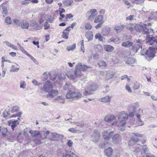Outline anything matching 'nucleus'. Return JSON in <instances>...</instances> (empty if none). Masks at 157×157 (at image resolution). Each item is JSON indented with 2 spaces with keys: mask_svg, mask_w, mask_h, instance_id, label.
Wrapping results in <instances>:
<instances>
[{
  "mask_svg": "<svg viewBox=\"0 0 157 157\" xmlns=\"http://www.w3.org/2000/svg\"><path fill=\"white\" fill-rule=\"evenodd\" d=\"M92 26L90 23H87L85 25V28L86 29H90L92 28Z\"/></svg>",
  "mask_w": 157,
  "mask_h": 157,
  "instance_id": "0e129e2a",
  "label": "nucleus"
},
{
  "mask_svg": "<svg viewBox=\"0 0 157 157\" xmlns=\"http://www.w3.org/2000/svg\"><path fill=\"white\" fill-rule=\"evenodd\" d=\"M52 137L51 139L52 140H57V138L59 137V135L56 133H52Z\"/></svg>",
  "mask_w": 157,
  "mask_h": 157,
  "instance_id": "79ce46f5",
  "label": "nucleus"
},
{
  "mask_svg": "<svg viewBox=\"0 0 157 157\" xmlns=\"http://www.w3.org/2000/svg\"><path fill=\"white\" fill-rule=\"evenodd\" d=\"M7 129L6 128H4L2 130V134L3 136H5L7 132Z\"/></svg>",
  "mask_w": 157,
  "mask_h": 157,
  "instance_id": "69168bd1",
  "label": "nucleus"
},
{
  "mask_svg": "<svg viewBox=\"0 0 157 157\" xmlns=\"http://www.w3.org/2000/svg\"><path fill=\"white\" fill-rule=\"evenodd\" d=\"M114 134V132L110 129L104 131L102 132V136L106 140H109Z\"/></svg>",
  "mask_w": 157,
  "mask_h": 157,
  "instance_id": "20e7f679",
  "label": "nucleus"
},
{
  "mask_svg": "<svg viewBox=\"0 0 157 157\" xmlns=\"http://www.w3.org/2000/svg\"><path fill=\"white\" fill-rule=\"evenodd\" d=\"M98 64L100 68H102L103 67H105L107 65L106 63L103 61H100L98 63Z\"/></svg>",
  "mask_w": 157,
  "mask_h": 157,
  "instance_id": "09e8293b",
  "label": "nucleus"
},
{
  "mask_svg": "<svg viewBox=\"0 0 157 157\" xmlns=\"http://www.w3.org/2000/svg\"><path fill=\"white\" fill-rule=\"evenodd\" d=\"M152 47H150L146 51V55L147 56L148 58H153L155 56V50H156L155 49L153 48V45Z\"/></svg>",
  "mask_w": 157,
  "mask_h": 157,
  "instance_id": "1a4fd4ad",
  "label": "nucleus"
},
{
  "mask_svg": "<svg viewBox=\"0 0 157 157\" xmlns=\"http://www.w3.org/2000/svg\"><path fill=\"white\" fill-rule=\"evenodd\" d=\"M70 152L72 155L71 157H78L77 155L75 154V153H76V151L74 150L72 152L71 151Z\"/></svg>",
  "mask_w": 157,
  "mask_h": 157,
  "instance_id": "774afa93",
  "label": "nucleus"
},
{
  "mask_svg": "<svg viewBox=\"0 0 157 157\" xmlns=\"http://www.w3.org/2000/svg\"><path fill=\"white\" fill-rule=\"evenodd\" d=\"M135 61V59L132 57L128 58L125 60V63L129 65H131L134 63Z\"/></svg>",
  "mask_w": 157,
  "mask_h": 157,
  "instance_id": "393cba45",
  "label": "nucleus"
},
{
  "mask_svg": "<svg viewBox=\"0 0 157 157\" xmlns=\"http://www.w3.org/2000/svg\"><path fill=\"white\" fill-rule=\"evenodd\" d=\"M116 119V117L113 115H108L105 118L104 120L105 121L108 123H110Z\"/></svg>",
  "mask_w": 157,
  "mask_h": 157,
  "instance_id": "f3484780",
  "label": "nucleus"
},
{
  "mask_svg": "<svg viewBox=\"0 0 157 157\" xmlns=\"http://www.w3.org/2000/svg\"><path fill=\"white\" fill-rule=\"evenodd\" d=\"M63 157H71V155L69 151H66L65 154L63 155Z\"/></svg>",
  "mask_w": 157,
  "mask_h": 157,
  "instance_id": "338daca9",
  "label": "nucleus"
},
{
  "mask_svg": "<svg viewBox=\"0 0 157 157\" xmlns=\"http://www.w3.org/2000/svg\"><path fill=\"white\" fill-rule=\"evenodd\" d=\"M62 36L63 38H64L66 39H67L68 38V33L65 32L64 31L63 32V35Z\"/></svg>",
  "mask_w": 157,
  "mask_h": 157,
  "instance_id": "13d9d810",
  "label": "nucleus"
},
{
  "mask_svg": "<svg viewBox=\"0 0 157 157\" xmlns=\"http://www.w3.org/2000/svg\"><path fill=\"white\" fill-rule=\"evenodd\" d=\"M103 92L105 93H107L109 90V86H106L103 89Z\"/></svg>",
  "mask_w": 157,
  "mask_h": 157,
  "instance_id": "052dcab7",
  "label": "nucleus"
},
{
  "mask_svg": "<svg viewBox=\"0 0 157 157\" xmlns=\"http://www.w3.org/2000/svg\"><path fill=\"white\" fill-rule=\"evenodd\" d=\"M98 87L96 85H92L89 86L87 89H86L83 93V94L85 96H87L92 94L91 92L95 90Z\"/></svg>",
  "mask_w": 157,
  "mask_h": 157,
  "instance_id": "423d86ee",
  "label": "nucleus"
},
{
  "mask_svg": "<svg viewBox=\"0 0 157 157\" xmlns=\"http://www.w3.org/2000/svg\"><path fill=\"white\" fill-rule=\"evenodd\" d=\"M105 155L108 157H110L113 153V149L112 148L109 147L107 149H105Z\"/></svg>",
  "mask_w": 157,
  "mask_h": 157,
  "instance_id": "b1692460",
  "label": "nucleus"
},
{
  "mask_svg": "<svg viewBox=\"0 0 157 157\" xmlns=\"http://www.w3.org/2000/svg\"><path fill=\"white\" fill-rule=\"evenodd\" d=\"M73 3V0H66L63 2V4L65 6H71Z\"/></svg>",
  "mask_w": 157,
  "mask_h": 157,
  "instance_id": "58836bf2",
  "label": "nucleus"
},
{
  "mask_svg": "<svg viewBox=\"0 0 157 157\" xmlns=\"http://www.w3.org/2000/svg\"><path fill=\"white\" fill-rule=\"evenodd\" d=\"M6 71L4 70L0 69V80L1 79L2 77H4Z\"/></svg>",
  "mask_w": 157,
  "mask_h": 157,
  "instance_id": "864d4df0",
  "label": "nucleus"
},
{
  "mask_svg": "<svg viewBox=\"0 0 157 157\" xmlns=\"http://www.w3.org/2000/svg\"><path fill=\"white\" fill-rule=\"evenodd\" d=\"M153 31V30L152 29L145 24L142 33L145 34H148L152 33Z\"/></svg>",
  "mask_w": 157,
  "mask_h": 157,
  "instance_id": "2eb2a0df",
  "label": "nucleus"
},
{
  "mask_svg": "<svg viewBox=\"0 0 157 157\" xmlns=\"http://www.w3.org/2000/svg\"><path fill=\"white\" fill-rule=\"evenodd\" d=\"M139 139L138 138L135 137H132L131 138L128 144L130 145H133L135 144V143H136L138 141Z\"/></svg>",
  "mask_w": 157,
  "mask_h": 157,
  "instance_id": "c85d7f7f",
  "label": "nucleus"
},
{
  "mask_svg": "<svg viewBox=\"0 0 157 157\" xmlns=\"http://www.w3.org/2000/svg\"><path fill=\"white\" fill-rule=\"evenodd\" d=\"M136 117L137 118V122L138 124V125L139 126H141L144 124V122L141 121L140 118V115L139 114H137L136 115Z\"/></svg>",
  "mask_w": 157,
  "mask_h": 157,
  "instance_id": "4c0bfd02",
  "label": "nucleus"
},
{
  "mask_svg": "<svg viewBox=\"0 0 157 157\" xmlns=\"http://www.w3.org/2000/svg\"><path fill=\"white\" fill-rule=\"evenodd\" d=\"M100 136V133L97 131H94L92 136L93 141L95 142H98Z\"/></svg>",
  "mask_w": 157,
  "mask_h": 157,
  "instance_id": "f8f14e48",
  "label": "nucleus"
},
{
  "mask_svg": "<svg viewBox=\"0 0 157 157\" xmlns=\"http://www.w3.org/2000/svg\"><path fill=\"white\" fill-rule=\"evenodd\" d=\"M32 83L35 86H38L41 85L40 83L38 82L36 80H33L32 81Z\"/></svg>",
  "mask_w": 157,
  "mask_h": 157,
  "instance_id": "e2e57ef3",
  "label": "nucleus"
},
{
  "mask_svg": "<svg viewBox=\"0 0 157 157\" xmlns=\"http://www.w3.org/2000/svg\"><path fill=\"white\" fill-rule=\"evenodd\" d=\"M81 69H75L74 72L76 76L80 77L82 75V73L81 72Z\"/></svg>",
  "mask_w": 157,
  "mask_h": 157,
  "instance_id": "a19ab883",
  "label": "nucleus"
},
{
  "mask_svg": "<svg viewBox=\"0 0 157 157\" xmlns=\"http://www.w3.org/2000/svg\"><path fill=\"white\" fill-rule=\"evenodd\" d=\"M3 4H2L0 6V7L2 8V9L3 15H6L7 13V8L6 6H3Z\"/></svg>",
  "mask_w": 157,
  "mask_h": 157,
  "instance_id": "49530a36",
  "label": "nucleus"
},
{
  "mask_svg": "<svg viewBox=\"0 0 157 157\" xmlns=\"http://www.w3.org/2000/svg\"><path fill=\"white\" fill-rule=\"evenodd\" d=\"M29 25L32 27H33L35 29H37V25L36 22L35 21H32L30 24Z\"/></svg>",
  "mask_w": 157,
  "mask_h": 157,
  "instance_id": "6e6d98bb",
  "label": "nucleus"
},
{
  "mask_svg": "<svg viewBox=\"0 0 157 157\" xmlns=\"http://www.w3.org/2000/svg\"><path fill=\"white\" fill-rule=\"evenodd\" d=\"M130 108H132L133 109L132 111L130 112L128 116H129L130 117H134V113L136 111V108L135 106H133L132 105H130L129 106V110L130 112V110L131 109H129Z\"/></svg>",
  "mask_w": 157,
  "mask_h": 157,
  "instance_id": "a878e982",
  "label": "nucleus"
},
{
  "mask_svg": "<svg viewBox=\"0 0 157 157\" xmlns=\"http://www.w3.org/2000/svg\"><path fill=\"white\" fill-rule=\"evenodd\" d=\"M13 23L15 25L19 27L22 25V22L18 19H14L13 20Z\"/></svg>",
  "mask_w": 157,
  "mask_h": 157,
  "instance_id": "ea45409f",
  "label": "nucleus"
},
{
  "mask_svg": "<svg viewBox=\"0 0 157 157\" xmlns=\"http://www.w3.org/2000/svg\"><path fill=\"white\" fill-rule=\"evenodd\" d=\"M94 49L96 52H101L102 50V47L100 44H96L94 46Z\"/></svg>",
  "mask_w": 157,
  "mask_h": 157,
  "instance_id": "c9c22d12",
  "label": "nucleus"
},
{
  "mask_svg": "<svg viewBox=\"0 0 157 157\" xmlns=\"http://www.w3.org/2000/svg\"><path fill=\"white\" fill-rule=\"evenodd\" d=\"M58 91L57 90H51L46 95L47 98H53L58 94Z\"/></svg>",
  "mask_w": 157,
  "mask_h": 157,
  "instance_id": "ddd939ff",
  "label": "nucleus"
},
{
  "mask_svg": "<svg viewBox=\"0 0 157 157\" xmlns=\"http://www.w3.org/2000/svg\"><path fill=\"white\" fill-rule=\"evenodd\" d=\"M144 25L145 24L142 23L136 24L135 26V30L137 32L142 33Z\"/></svg>",
  "mask_w": 157,
  "mask_h": 157,
  "instance_id": "dca6fc26",
  "label": "nucleus"
},
{
  "mask_svg": "<svg viewBox=\"0 0 157 157\" xmlns=\"http://www.w3.org/2000/svg\"><path fill=\"white\" fill-rule=\"evenodd\" d=\"M128 114L125 113L124 111L119 112L117 116L118 120H121V119L125 121L128 118Z\"/></svg>",
  "mask_w": 157,
  "mask_h": 157,
  "instance_id": "9b49d317",
  "label": "nucleus"
},
{
  "mask_svg": "<svg viewBox=\"0 0 157 157\" xmlns=\"http://www.w3.org/2000/svg\"><path fill=\"white\" fill-rule=\"evenodd\" d=\"M115 74L114 72L109 70L106 73L105 78L107 79H109L113 77Z\"/></svg>",
  "mask_w": 157,
  "mask_h": 157,
  "instance_id": "aec40b11",
  "label": "nucleus"
},
{
  "mask_svg": "<svg viewBox=\"0 0 157 157\" xmlns=\"http://www.w3.org/2000/svg\"><path fill=\"white\" fill-rule=\"evenodd\" d=\"M103 19V16L102 15H99L95 18L94 21V23H98L101 21Z\"/></svg>",
  "mask_w": 157,
  "mask_h": 157,
  "instance_id": "37998d69",
  "label": "nucleus"
},
{
  "mask_svg": "<svg viewBox=\"0 0 157 157\" xmlns=\"http://www.w3.org/2000/svg\"><path fill=\"white\" fill-rule=\"evenodd\" d=\"M103 47L104 49L108 52H111L114 49V48L110 45H105Z\"/></svg>",
  "mask_w": 157,
  "mask_h": 157,
  "instance_id": "412c9836",
  "label": "nucleus"
},
{
  "mask_svg": "<svg viewBox=\"0 0 157 157\" xmlns=\"http://www.w3.org/2000/svg\"><path fill=\"white\" fill-rule=\"evenodd\" d=\"M111 98V96H108L100 98L99 99V100L102 102H109L110 101Z\"/></svg>",
  "mask_w": 157,
  "mask_h": 157,
  "instance_id": "cd10ccee",
  "label": "nucleus"
},
{
  "mask_svg": "<svg viewBox=\"0 0 157 157\" xmlns=\"http://www.w3.org/2000/svg\"><path fill=\"white\" fill-rule=\"evenodd\" d=\"M75 44H73V45L67 47V49L68 51H73L75 48Z\"/></svg>",
  "mask_w": 157,
  "mask_h": 157,
  "instance_id": "8fccbe9b",
  "label": "nucleus"
},
{
  "mask_svg": "<svg viewBox=\"0 0 157 157\" xmlns=\"http://www.w3.org/2000/svg\"><path fill=\"white\" fill-rule=\"evenodd\" d=\"M97 14L98 12L97 10L95 9H91L90 11H88L86 15L89 16L88 19L92 21Z\"/></svg>",
  "mask_w": 157,
  "mask_h": 157,
  "instance_id": "0eeeda50",
  "label": "nucleus"
},
{
  "mask_svg": "<svg viewBox=\"0 0 157 157\" xmlns=\"http://www.w3.org/2000/svg\"><path fill=\"white\" fill-rule=\"evenodd\" d=\"M19 122L18 120H11L8 122V124L9 126H10L13 130L19 124Z\"/></svg>",
  "mask_w": 157,
  "mask_h": 157,
  "instance_id": "9d476101",
  "label": "nucleus"
},
{
  "mask_svg": "<svg viewBox=\"0 0 157 157\" xmlns=\"http://www.w3.org/2000/svg\"><path fill=\"white\" fill-rule=\"evenodd\" d=\"M53 88L52 83L49 81H46L44 83L43 87H41L42 90L46 92H49L51 89Z\"/></svg>",
  "mask_w": 157,
  "mask_h": 157,
  "instance_id": "39448f33",
  "label": "nucleus"
},
{
  "mask_svg": "<svg viewBox=\"0 0 157 157\" xmlns=\"http://www.w3.org/2000/svg\"><path fill=\"white\" fill-rule=\"evenodd\" d=\"M118 40L119 39L118 38L114 37H112L109 40L108 42L109 43L113 42L114 43H116V42H118Z\"/></svg>",
  "mask_w": 157,
  "mask_h": 157,
  "instance_id": "a18cd8bd",
  "label": "nucleus"
},
{
  "mask_svg": "<svg viewBox=\"0 0 157 157\" xmlns=\"http://www.w3.org/2000/svg\"><path fill=\"white\" fill-rule=\"evenodd\" d=\"M57 76L58 77V78L60 80H63L65 78L64 75L61 72L57 73Z\"/></svg>",
  "mask_w": 157,
  "mask_h": 157,
  "instance_id": "de8ad7c7",
  "label": "nucleus"
},
{
  "mask_svg": "<svg viewBox=\"0 0 157 157\" xmlns=\"http://www.w3.org/2000/svg\"><path fill=\"white\" fill-rule=\"evenodd\" d=\"M133 44V43L129 41H127L123 42L121 44V46L123 47L126 48H129L132 46Z\"/></svg>",
  "mask_w": 157,
  "mask_h": 157,
  "instance_id": "c756f323",
  "label": "nucleus"
},
{
  "mask_svg": "<svg viewBox=\"0 0 157 157\" xmlns=\"http://www.w3.org/2000/svg\"><path fill=\"white\" fill-rule=\"evenodd\" d=\"M67 76L70 79H73L76 78L75 74L73 71H70L67 74Z\"/></svg>",
  "mask_w": 157,
  "mask_h": 157,
  "instance_id": "f704fd0d",
  "label": "nucleus"
},
{
  "mask_svg": "<svg viewBox=\"0 0 157 157\" xmlns=\"http://www.w3.org/2000/svg\"><path fill=\"white\" fill-rule=\"evenodd\" d=\"M21 28L22 29H28L29 26V23L27 22L23 21L22 22V25H21Z\"/></svg>",
  "mask_w": 157,
  "mask_h": 157,
  "instance_id": "2f4dec72",
  "label": "nucleus"
},
{
  "mask_svg": "<svg viewBox=\"0 0 157 157\" xmlns=\"http://www.w3.org/2000/svg\"><path fill=\"white\" fill-rule=\"evenodd\" d=\"M75 87L73 86L72 85L68 84L67 83H66L63 87V89L65 90H67L68 92L72 89V88H74Z\"/></svg>",
  "mask_w": 157,
  "mask_h": 157,
  "instance_id": "bb28decb",
  "label": "nucleus"
},
{
  "mask_svg": "<svg viewBox=\"0 0 157 157\" xmlns=\"http://www.w3.org/2000/svg\"><path fill=\"white\" fill-rule=\"evenodd\" d=\"M142 150L141 152V154L142 155H144L146 152L148 150V149L146 145H144L142 146Z\"/></svg>",
  "mask_w": 157,
  "mask_h": 157,
  "instance_id": "e433bc0d",
  "label": "nucleus"
},
{
  "mask_svg": "<svg viewBox=\"0 0 157 157\" xmlns=\"http://www.w3.org/2000/svg\"><path fill=\"white\" fill-rule=\"evenodd\" d=\"M5 22L7 24H10L12 23L11 20L9 17H7L5 19Z\"/></svg>",
  "mask_w": 157,
  "mask_h": 157,
  "instance_id": "4d7b16f0",
  "label": "nucleus"
},
{
  "mask_svg": "<svg viewBox=\"0 0 157 157\" xmlns=\"http://www.w3.org/2000/svg\"><path fill=\"white\" fill-rule=\"evenodd\" d=\"M54 100H56L57 102L62 104H64L65 102V98L62 96H57L55 98Z\"/></svg>",
  "mask_w": 157,
  "mask_h": 157,
  "instance_id": "4be33fe9",
  "label": "nucleus"
},
{
  "mask_svg": "<svg viewBox=\"0 0 157 157\" xmlns=\"http://www.w3.org/2000/svg\"><path fill=\"white\" fill-rule=\"evenodd\" d=\"M86 36L89 40H92L93 37V34L92 31H88L86 33Z\"/></svg>",
  "mask_w": 157,
  "mask_h": 157,
  "instance_id": "72a5a7b5",
  "label": "nucleus"
},
{
  "mask_svg": "<svg viewBox=\"0 0 157 157\" xmlns=\"http://www.w3.org/2000/svg\"><path fill=\"white\" fill-rule=\"evenodd\" d=\"M125 26L123 24H120L116 25L114 28V30L116 31L117 32H120L122 30L125 28Z\"/></svg>",
  "mask_w": 157,
  "mask_h": 157,
  "instance_id": "6ab92c4d",
  "label": "nucleus"
},
{
  "mask_svg": "<svg viewBox=\"0 0 157 157\" xmlns=\"http://www.w3.org/2000/svg\"><path fill=\"white\" fill-rule=\"evenodd\" d=\"M26 83L23 81H21L20 82V87L21 88L24 89L25 88Z\"/></svg>",
  "mask_w": 157,
  "mask_h": 157,
  "instance_id": "bf43d9fd",
  "label": "nucleus"
},
{
  "mask_svg": "<svg viewBox=\"0 0 157 157\" xmlns=\"http://www.w3.org/2000/svg\"><path fill=\"white\" fill-rule=\"evenodd\" d=\"M113 142L115 144L119 143L121 141L120 135L118 134H115L112 138Z\"/></svg>",
  "mask_w": 157,
  "mask_h": 157,
  "instance_id": "4468645a",
  "label": "nucleus"
},
{
  "mask_svg": "<svg viewBox=\"0 0 157 157\" xmlns=\"http://www.w3.org/2000/svg\"><path fill=\"white\" fill-rule=\"evenodd\" d=\"M6 61L8 62L9 63L10 62V61L9 60H6V59L5 57H2V68H4V63H3L4 62H6Z\"/></svg>",
  "mask_w": 157,
  "mask_h": 157,
  "instance_id": "680f3d73",
  "label": "nucleus"
},
{
  "mask_svg": "<svg viewBox=\"0 0 157 157\" xmlns=\"http://www.w3.org/2000/svg\"><path fill=\"white\" fill-rule=\"evenodd\" d=\"M110 31V28L108 27H106L102 29L101 33L103 36H106L108 35Z\"/></svg>",
  "mask_w": 157,
  "mask_h": 157,
  "instance_id": "a211bd4d",
  "label": "nucleus"
},
{
  "mask_svg": "<svg viewBox=\"0 0 157 157\" xmlns=\"http://www.w3.org/2000/svg\"><path fill=\"white\" fill-rule=\"evenodd\" d=\"M135 26L134 25L129 23L126 26V28L129 30L131 33H133L135 29Z\"/></svg>",
  "mask_w": 157,
  "mask_h": 157,
  "instance_id": "5701e85b",
  "label": "nucleus"
},
{
  "mask_svg": "<svg viewBox=\"0 0 157 157\" xmlns=\"http://www.w3.org/2000/svg\"><path fill=\"white\" fill-rule=\"evenodd\" d=\"M96 39H98V41H103V37L100 33L97 34L95 37Z\"/></svg>",
  "mask_w": 157,
  "mask_h": 157,
  "instance_id": "c03bdc74",
  "label": "nucleus"
},
{
  "mask_svg": "<svg viewBox=\"0 0 157 157\" xmlns=\"http://www.w3.org/2000/svg\"><path fill=\"white\" fill-rule=\"evenodd\" d=\"M140 83L137 82L134 83L133 88L134 90H136L139 89L140 87Z\"/></svg>",
  "mask_w": 157,
  "mask_h": 157,
  "instance_id": "603ef678",
  "label": "nucleus"
},
{
  "mask_svg": "<svg viewBox=\"0 0 157 157\" xmlns=\"http://www.w3.org/2000/svg\"><path fill=\"white\" fill-rule=\"evenodd\" d=\"M19 110V108L17 106H15L13 107L11 110V112L13 113L15 112H17Z\"/></svg>",
  "mask_w": 157,
  "mask_h": 157,
  "instance_id": "5fc2aeb1",
  "label": "nucleus"
},
{
  "mask_svg": "<svg viewBox=\"0 0 157 157\" xmlns=\"http://www.w3.org/2000/svg\"><path fill=\"white\" fill-rule=\"evenodd\" d=\"M146 42L149 45H153V48L157 51V36L151 35H147Z\"/></svg>",
  "mask_w": 157,
  "mask_h": 157,
  "instance_id": "f03ea898",
  "label": "nucleus"
},
{
  "mask_svg": "<svg viewBox=\"0 0 157 157\" xmlns=\"http://www.w3.org/2000/svg\"><path fill=\"white\" fill-rule=\"evenodd\" d=\"M29 132L31 134V136L33 137H36L37 136L40 134V132L38 131H33L32 130H30L29 131Z\"/></svg>",
  "mask_w": 157,
  "mask_h": 157,
  "instance_id": "473e14b6",
  "label": "nucleus"
},
{
  "mask_svg": "<svg viewBox=\"0 0 157 157\" xmlns=\"http://www.w3.org/2000/svg\"><path fill=\"white\" fill-rule=\"evenodd\" d=\"M90 67L87 65L82 64V63H78L75 66V69H86Z\"/></svg>",
  "mask_w": 157,
  "mask_h": 157,
  "instance_id": "7c9ffc66",
  "label": "nucleus"
},
{
  "mask_svg": "<svg viewBox=\"0 0 157 157\" xmlns=\"http://www.w3.org/2000/svg\"><path fill=\"white\" fill-rule=\"evenodd\" d=\"M126 123V121L125 120H118L116 122H114L112 124V125H117V127H118V129L121 130H124V128L123 127L124 126Z\"/></svg>",
  "mask_w": 157,
  "mask_h": 157,
  "instance_id": "7ed1b4c3",
  "label": "nucleus"
},
{
  "mask_svg": "<svg viewBox=\"0 0 157 157\" xmlns=\"http://www.w3.org/2000/svg\"><path fill=\"white\" fill-rule=\"evenodd\" d=\"M143 42L140 40H137L136 44H134L132 47V49L135 52H137L138 50L140 48H142V47L141 45L142 44Z\"/></svg>",
  "mask_w": 157,
  "mask_h": 157,
  "instance_id": "6e6552de",
  "label": "nucleus"
},
{
  "mask_svg": "<svg viewBox=\"0 0 157 157\" xmlns=\"http://www.w3.org/2000/svg\"><path fill=\"white\" fill-rule=\"evenodd\" d=\"M81 94L79 92H76L75 87L72 88L69 90L66 95V98L68 99H78L81 98Z\"/></svg>",
  "mask_w": 157,
  "mask_h": 157,
  "instance_id": "f257e3e1",
  "label": "nucleus"
},
{
  "mask_svg": "<svg viewBox=\"0 0 157 157\" xmlns=\"http://www.w3.org/2000/svg\"><path fill=\"white\" fill-rule=\"evenodd\" d=\"M133 3L141 5L144 2V0H131Z\"/></svg>",
  "mask_w": 157,
  "mask_h": 157,
  "instance_id": "3c124183",
  "label": "nucleus"
}]
</instances>
